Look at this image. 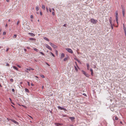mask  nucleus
Instances as JSON below:
<instances>
[{
    "label": "nucleus",
    "mask_w": 126,
    "mask_h": 126,
    "mask_svg": "<svg viewBox=\"0 0 126 126\" xmlns=\"http://www.w3.org/2000/svg\"><path fill=\"white\" fill-rule=\"evenodd\" d=\"M90 21L91 22L94 24H96L97 22V20H95L93 18L91 19Z\"/></svg>",
    "instance_id": "obj_1"
},
{
    "label": "nucleus",
    "mask_w": 126,
    "mask_h": 126,
    "mask_svg": "<svg viewBox=\"0 0 126 126\" xmlns=\"http://www.w3.org/2000/svg\"><path fill=\"white\" fill-rule=\"evenodd\" d=\"M66 50L68 51L69 53H73V51L72 50L69 48H66Z\"/></svg>",
    "instance_id": "obj_2"
},
{
    "label": "nucleus",
    "mask_w": 126,
    "mask_h": 126,
    "mask_svg": "<svg viewBox=\"0 0 126 126\" xmlns=\"http://www.w3.org/2000/svg\"><path fill=\"white\" fill-rule=\"evenodd\" d=\"M49 44L52 47H53L54 48H57V46L53 44L52 43H50Z\"/></svg>",
    "instance_id": "obj_3"
},
{
    "label": "nucleus",
    "mask_w": 126,
    "mask_h": 126,
    "mask_svg": "<svg viewBox=\"0 0 126 126\" xmlns=\"http://www.w3.org/2000/svg\"><path fill=\"white\" fill-rule=\"evenodd\" d=\"M58 108L59 109H60L61 110H65V111L67 110L66 109H65L64 108H63L60 106H58Z\"/></svg>",
    "instance_id": "obj_4"
},
{
    "label": "nucleus",
    "mask_w": 126,
    "mask_h": 126,
    "mask_svg": "<svg viewBox=\"0 0 126 126\" xmlns=\"http://www.w3.org/2000/svg\"><path fill=\"white\" fill-rule=\"evenodd\" d=\"M45 46L46 47H47V48L49 49L52 50V48H51L47 44H46L45 45Z\"/></svg>",
    "instance_id": "obj_5"
},
{
    "label": "nucleus",
    "mask_w": 126,
    "mask_h": 126,
    "mask_svg": "<svg viewBox=\"0 0 126 126\" xmlns=\"http://www.w3.org/2000/svg\"><path fill=\"white\" fill-rule=\"evenodd\" d=\"M122 12L123 14V15L124 16L125 15V10L124 8L123 7L122 8Z\"/></svg>",
    "instance_id": "obj_6"
},
{
    "label": "nucleus",
    "mask_w": 126,
    "mask_h": 126,
    "mask_svg": "<svg viewBox=\"0 0 126 126\" xmlns=\"http://www.w3.org/2000/svg\"><path fill=\"white\" fill-rule=\"evenodd\" d=\"M65 56V55L63 53H62L61 54V56L60 57L61 59H62Z\"/></svg>",
    "instance_id": "obj_7"
},
{
    "label": "nucleus",
    "mask_w": 126,
    "mask_h": 126,
    "mask_svg": "<svg viewBox=\"0 0 126 126\" xmlns=\"http://www.w3.org/2000/svg\"><path fill=\"white\" fill-rule=\"evenodd\" d=\"M109 20L110 24H112V18L111 17H110V18Z\"/></svg>",
    "instance_id": "obj_8"
},
{
    "label": "nucleus",
    "mask_w": 126,
    "mask_h": 126,
    "mask_svg": "<svg viewBox=\"0 0 126 126\" xmlns=\"http://www.w3.org/2000/svg\"><path fill=\"white\" fill-rule=\"evenodd\" d=\"M11 120H12V121L15 124H17V125L18 124V123L16 121H15L13 119Z\"/></svg>",
    "instance_id": "obj_9"
},
{
    "label": "nucleus",
    "mask_w": 126,
    "mask_h": 126,
    "mask_svg": "<svg viewBox=\"0 0 126 126\" xmlns=\"http://www.w3.org/2000/svg\"><path fill=\"white\" fill-rule=\"evenodd\" d=\"M26 69L30 71L31 70H34V69L33 68H32L31 67H29V68H27Z\"/></svg>",
    "instance_id": "obj_10"
},
{
    "label": "nucleus",
    "mask_w": 126,
    "mask_h": 126,
    "mask_svg": "<svg viewBox=\"0 0 126 126\" xmlns=\"http://www.w3.org/2000/svg\"><path fill=\"white\" fill-rule=\"evenodd\" d=\"M29 34H30L31 36H34L35 35L33 33H28Z\"/></svg>",
    "instance_id": "obj_11"
},
{
    "label": "nucleus",
    "mask_w": 126,
    "mask_h": 126,
    "mask_svg": "<svg viewBox=\"0 0 126 126\" xmlns=\"http://www.w3.org/2000/svg\"><path fill=\"white\" fill-rule=\"evenodd\" d=\"M69 118L71 119L72 121H73V120L75 119V118L73 117H69Z\"/></svg>",
    "instance_id": "obj_12"
},
{
    "label": "nucleus",
    "mask_w": 126,
    "mask_h": 126,
    "mask_svg": "<svg viewBox=\"0 0 126 126\" xmlns=\"http://www.w3.org/2000/svg\"><path fill=\"white\" fill-rule=\"evenodd\" d=\"M90 71L91 72V75L93 76V69L91 68L90 69Z\"/></svg>",
    "instance_id": "obj_13"
},
{
    "label": "nucleus",
    "mask_w": 126,
    "mask_h": 126,
    "mask_svg": "<svg viewBox=\"0 0 126 126\" xmlns=\"http://www.w3.org/2000/svg\"><path fill=\"white\" fill-rule=\"evenodd\" d=\"M87 69L89 70V69L90 65L88 63L87 64Z\"/></svg>",
    "instance_id": "obj_14"
},
{
    "label": "nucleus",
    "mask_w": 126,
    "mask_h": 126,
    "mask_svg": "<svg viewBox=\"0 0 126 126\" xmlns=\"http://www.w3.org/2000/svg\"><path fill=\"white\" fill-rule=\"evenodd\" d=\"M116 19L117 20V18H118L117 12H116Z\"/></svg>",
    "instance_id": "obj_15"
},
{
    "label": "nucleus",
    "mask_w": 126,
    "mask_h": 126,
    "mask_svg": "<svg viewBox=\"0 0 126 126\" xmlns=\"http://www.w3.org/2000/svg\"><path fill=\"white\" fill-rule=\"evenodd\" d=\"M13 68L14 69L16 70H18V68H17L15 66H13Z\"/></svg>",
    "instance_id": "obj_16"
},
{
    "label": "nucleus",
    "mask_w": 126,
    "mask_h": 126,
    "mask_svg": "<svg viewBox=\"0 0 126 126\" xmlns=\"http://www.w3.org/2000/svg\"><path fill=\"white\" fill-rule=\"evenodd\" d=\"M44 39L47 41H49V40L48 38L46 37H44Z\"/></svg>",
    "instance_id": "obj_17"
},
{
    "label": "nucleus",
    "mask_w": 126,
    "mask_h": 126,
    "mask_svg": "<svg viewBox=\"0 0 126 126\" xmlns=\"http://www.w3.org/2000/svg\"><path fill=\"white\" fill-rule=\"evenodd\" d=\"M29 40H35V38H29Z\"/></svg>",
    "instance_id": "obj_18"
},
{
    "label": "nucleus",
    "mask_w": 126,
    "mask_h": 126,
    "mask_svg": "<svg viewBox=\"0 0 126 126\" xmlns=\"http://www.w3.org/2000/svg\"><path fill=\"white\" fill-rule=\"evenodd\" d=\"M25 91L26 92H27V93H28L29 92V90H28V89L27 88H25Z\"/></svg>",
    "instance_id": "obj_19"
},
{
    "label": "nucleus",
    "mask_w": 126,
    "mask_h": 126,
    "mask_svg": "<svg viewBox=\"0 0 126 126\" xmlns=\"http://www.w3.org/2000/svg\"><path fill=\"white\" fill-rule=\"evenodd\" d=\"M55 124L56 125H59L60 126H62L63 125V124H61V123H55Z\"/></svg>",
    "instance_id": "obj_20"
},
{
    "label": "nucleus",
    "mask_w": 126,
    "mask_h": 126,
    "mask_svg": "<svg viewBox=\"0 0 126 126\" xmlns=\"http://www.w3.org/2000/svg\"><path fill=\"white\" fill-rule=\"evenodd\" d=\"M39 7L38 6H37L36 7V9L37 11H38L39 10Z\"/></svg>",
    "instance_id": "obj_21"
},
{
    "label": "nucleus",
    "mask_w": 126,
    "mask_h": 126,
    "mask_svg": "<svg viewBox=\"0 0 126 126\" xmlns=\"http://www.w3.org/2000/svg\"><path fill=\"white\" fill-rule=\"evenodd\" d=\"M42 8L43 9L45 10V6L44 5H43L42 6Z\"/></svg>",
    "instance_id": "obj_22"
},
{
    "label": "nucleus",
    "mask_w": 126,
    "mask_h": 126,
    "mask_svg": "<svg viewBox=\"0 0 126 126\" xmlns=\"http://www.w3.org/2000/svg\"><path fill=\"white\" fill-rule=\"evenodd\" d=\"M34 50L35 51H36L37 52H38V50L37 49H36V48H34Z\"/></svg>",
    "instance_id": "obj_23"
},
{
    "label": "nucleus",
    "mask_w": 126,
    "mask_h": 126,
    "mask_svg": "<svg viewBox=\"0 0 126 126\" xmlns=\"http://www.w3.org/2000/svg\"><path fill=\"white\" fill-rule=\"evenodd\" d=\"M82 71L84 75H85L86 74V73L84 71L82 70Z\"/></svg>",
    "instance_id": "obj_24"
},
{
    "label": "nucleus",
    "mask_w": 126,
    "mask_h": 126,
    "mask_svg": "<svg viewBox=\"0 0 126 126\" xmlns=\"http://www.w3.org/2000/svg\"><path fill=\"white\" fill-rule=\"evenodd\" d=\"M75 68L76 71H78V69L77 67L75 66Z\"/></svg>",
    "instance_id": "obj_25"
},
{
    "label": "nucleus",
    "mask_w": 126,
    "mask_h": 126,
    "mask_svg": "<svg viewBox=\"0 0 126 126\" xmlns=\"http://www.w3.org/2000/svg\"><path fill=\"white\" fill-rule=\"evenodd\" d=\"M17 36V35L16 34H14L13 36L14 38H16Z\"/></svg>",
    "instance_id": "obj_26"
},
{
    "label": "nucleus",
    "mask_w": 126,
    "mask_h": 126,
    "mask_svg": "<svg viewBox=\"0 0 126 126\" xmlns=\"http://www.w3.org/2000/svg\"><path fill=\"white\" fill-rule=\"evenodd\" d=\"M85 75L87 77H89V75L88 74H86Z\"/></svg>",
    "instance_id": "obj_27"
},
{
    "label": "nucleus",
    "mask_w": 126,
    "mask_h": 126,
    "mask_svg": "<svg viewBox=\"0 0 126 126\" xmlns=\"http://www.w3.org/2000/svg\"><path fill=\"white\" fill-rule=\"evenodd\" d=\"M118 117H117L116 116H115V120H118Z\"/></svg>",
    "instance_id": "obj_28"
},
{
    "label": "nucleus",
    "mask_w": 126,
    "mask_h": 126,
    "mask_svg": "<svg viewBox=\"0 0 126 126\" xmlns=\"http://www.w3.org/2000/svg\"><path fill=\"white\" fill-rule=\"evenodd\" d=\"M67 59V58H65L64 59V61H66Z\"/></svg>",
    "instance_id": "obj_29"
},
{
    "label": "nucleus",
    "mask_w": 126,
    "mask_h": 126,
    "mask_svg": "<svg viewBox=\"0 0 126 126\" xmlns=\"http://www.w3.org/2000/svg\"><path fill=\"white\" fill-rule=\"evenodd\" d=\"M41 77L42 78H45V76L43 75H41Z\"/></svg>",
    "instance_id": "obj_30"
},
{
    "label": "nucleus",
    "mask_w": 126,
    "mask_h": 126,
    "mask_svg": "<svg viewBox=\"0 0 126 126\" xmlns=\"http://www.w3.org/2000/svg\"><path fill=\"white\" fill-rule=\"evenodd\" d=\"M20 21H18L17 23V25H18L20 23Z\"/></svg>",
    "instance_id": "obj_31"
},
{
    "label": "nucleus",
    "mask_w": 126,
    "mask_h": 126,
    "mask_svg": "<svg viewBox=\"0 0 126 126\" xmlns=\"http://www.w3.org/2000/svg\"><path fill=\"white\" fill-rule=\"evenodd\" d=\"M10 81L11 82H13V79H10Z\"/></svg>",
    "instance_id": "obj_32"
},
{
    "label": "nucleus",
    "mask_w": 126,
    "mask_h": 126,
    "mask_svg": "<svg viewBox=\"0 0 126 126\" xmlns=\"http://www.w3.org/2000/svg\"><path fill=\"white\" fill-rule=\"evenodd\" d=\"M40 53L43 55H44V53L42 52H40Z\"/></svg>",
    "instance_id": "obj_33"
},
{
    "label": "nucleus",
    "mask_w": 126,
    "mask_h": 126,
    "mask_svg": "<svg viewBox=\"0 0 126 126\" xmlns=\"http://www.w3.org/2000/svg\"><path fill=\"white\" fill-rule=\"evenodd\" d=\"M50 53L51 54V55L53 57H55V56L54 55V54L52 52H51Z\"/></svg>",
    "instance_id": "obj_34"
},
{
    "label": "nucleus",
    "mask_w": 126,
    "mask_h": 126,
    "mask_svg": "<svg viewBox=\"0 0 126 126\" xmlns=\"http://www.w3.org/2000/svg\"><path fill=\"white\" fill-rule=\"evenodd\" d=\"M40 15L41 16L42 15V13L41 11L40 12Z\"/></svg>",
    "instance_id": "obj_35"
},
{
    "label": "nucleus",
    "mask_w": 126,
    "mask_h": 126,
    "mask_svg": "<svg viewBox=\"0 0 126 126\" xmlns=\"http://www.w3.org/2000/svg\"><path fill=\"white\" fill-rule=\"evenodd\" d=\"M110 25H111V29H113V26H112V24H111Z\"/></svg>",
    "instance_id": "obj_36"
},
{
    "label": "nucleus",
    "mask_w": 126,
    "mask_h": 126,
    "mask_svg": "<svg viewBox=\"0 0 126 126\" xmlns=\"http://www.w3.org/2000/svg\"><path fill=\"white\" fill-rule=\"evenodd\" d=\"M82 94L84 96H87V95L85 93H83Z\"/></svg>",
    "instance_id": "obj_37"
},
{
    "label": "nucleus",
    "mask_w": 126,
    "mask_h": 126,
    "mask_svg": "<svg viewBox=\"0 0 126 126\" xmlns=\"http://www.w3.org/2000/svg\"><path fill=\"white\" fill-rule=\"evenodd\" d=\"M6 34V32H4L3 33V34L4 35H5Z\"/></svg>",
    "instance_id": "obj_38"
},
{
    "label": "nucleus",
    "mask_w": 126,
    "mask_h": 126,
    "mask_svg": "<svg viewBox=\"0 0 126 126\" xmlns=\"http://www.w3.org/2000/svg\"><path fill=\"white\" fill-rule=\"evenodd\" d=\"M17 66L19 68H20L21 67V66H20L19 65H17Z\"/></svg>",
    "instance_id": "obj_39"
},
{
    "label": "nucleus",
    "mask_w": 126,
    "mask_h": 126,
    "mask_svg": "<svg viewBox=\"0 0 126 126\" xmlns=\"http://www.w3.org/2000/svg\"><path fill=\"white\" fill-rule=\"evenodd\" d=\"M31 18H33V17L32 15H31L30 16Z\"/></svg>",
    "instance_id": "obj_40"
},
{
    "label": "nucleus",
    "mask_w": 126,
    "mask_h": 126,
    "mask_svg": "<svg viewBox=\"0 0 126 126\" xmlns=\"http://www.w3.org/2000/svg\"><path fill=\"white\" fill-rule=\"evenodd\" d=\"M118 18H117V20L116 19V21L117 23V24H118Z\"/></svg>",
    "instance_id": "obj_41"
},
{
    "label": "nucleus",
    "mask_w": 126,
    "mask_h": 126,
    "mask_svg": "<svg viewBox=\"0 0 126 126\" xmlns=\"http://www.w3.org/2000/svg\"><path fill=\"white\" fill-rule=\"evenodd\" d=\"M12 91L14 92H15V90L14 89H12Z\"/></svg>",
    "instance_id": "obj_42"
},
{
    "label": "nucleus",
    "mask_w": 126,
    "mask_h": 126,
    "mask_svg": "<svg viewBox=\"0 0 126 126\" xmlns=\"http://www.w3.org/2000/svg\"><path fill=\"white\" fill-rule=\"evenodd\" d=\"M6 65L7 66H9V64H8V63H7Z\"/></svg>",
    "instance_id": "obj_43"
},
{
    "label": "nucleus",
    "mask_w": 126,
    "mask_h": 126,
    "mask_svg": "<svg viewBox=\"0 0 126 126\" xmlns=\"http://www.w3.org/2000/svg\"><path fill=\"white\" fill-rule=\"evenodd\" d=\"M27 83H28V85H29V86H30V83L28 81L27 82Z\"/></svg>",
    "instance_id": "obj_44"
},
{
    "label": "nucleus",
    "mask_w": 126,
    "mask_h": 126,
    "mask_svg": "<svg viewBox=\"0 0 126 126\" xmlns=\"http://www.w3.org/2000/svg\"><path fill=\"white\" fill-rule=\"evenodd\" d=\"M52 14L53 15H55V13L54 12H52Z\"/></svg>",
    "instance_id": "obj_45"
},
{
    "label": "nucleus",
    "mask_w": 126,
    "mask_h": 126,
    "mask_svg": "<svg viewBox=\"0 0 126 126\" xmlns=\"http://www.w3.org/2000/svg\"><path fill=\"white\" fill-rule=\"evenodd\" d=\"M76 60L79 62V63H80V61H79V60H78V59H77Z\"/></svg>",
    "instance_id": "obj_46"
},
{
    "label": "nucleus",
    "mask_w": 126,
    "mask_h": 126,
    "mask_svg": "<svg viewBox=\"0 0 126 126\" xmlns=\"http://www.w3.org/2000/svg\"><path fill=\"white\" fill-rule=\"evenodd\" d=\"M9 49V48H8L6 50V51L7 52L8 51Z\"/></svg>",
    "instance_id": "obj_47"
},
{
    "label": "nucleus",
    "mask_w": 126,
    "mask_h": 126,
    "mask_svg": "<svg viewBox=\"0 0 126 126\" xmlns=\"http://www.w3.org/2000/svg\"><path fill=\"white\" fill-rule=\"evenodd\" d=\"M63 26L64 27H66V24H64L63 25Z\"/></svg>",
    "instance_id": "obj_48"
},
{
    "label": "nucleus",
    "mask_w": 126,
    "mask_h": 126,
    "mask_svg": "<svg viewBox=\"0 0 126 126\" xmlns=\"http://www.w3.org/2000/svg\"><path fill=\"white\" fill-rule=\"evenodd\" d=\"M123 28L125 27V24H123Z\"/></svg>",
    "instance_id": "obj_49"
},
{
    "label": "nucleus",
    "mask_w": 126,
    "mask_h": 126,
    "mask_svg": "<svg viewBox=\"0 0 126 126\" xmlns=\"http://www.w3.org/2000/svg\"><path fill=\"white\" fill-rule=\"evenodd\" d=\"M49 11L50 12H51L52 10L51 9H49Z\"/></svg>",
    "instance_id": "obj_50"
},
{
    "label": "nucleus",
    "mask_w": 126,
    "mask_h": 126,
    "mask_svg": "<svg viewBox=\"0 0 126 126\" xmlns=\"http://www.w3.org/2000/svg\"><path fill=\"white\" fill-rule=\"evenodd\" d=\"M31 85L32 86H34V84L32 83H31Z\"/></svg>",
    "instance_id": "obj_51"
},
{
    "label": "nucleus",
    "mask_w": 126,
    "mask_h": 126,
    "mask_svg": "<svg viewBox=\"0 0 126 126\" xmlns=\"http://www.w3.org/2000/svg\"><path fill=\"white\" fill-rule=\"evenodd\" d=\"M24 50L25 51V52H26V51H27V50L25 49H24Z\"/></svg>",
    "instance_id": "obj_52"
},
{
    "label": "nucleus",
    "mask_w": 126,
    "mask_h": 126,
    "mask_svg": "<svg viewBox=\"0 0 126 126\" xmlns=\"http://www.w3.org/2000/svg\"><path fill=\"white\" fill-rule=\"evenodd\" d=\"M29 117L31 118H32V119H33V118H32V117L31 116H29Z\"/></svg>",
    "instance_id": "obj_53"
},
{
    "label": "nucleus",
    "mask_w": 126,
    "mask_h": 126,
    "mask_svg": "<svg viewBox=\"0 0 126 126\" xmlns=\"http://www.w3.org/2000/svg\"><path fill=\"white\" fill-rule=\"evenodd\" d=\"M7 26H8L7 25V24H6V25H5V27H7Z\"/></svg>",
    "instance_id": "obj_54"
},
{
    "label": "nucleus",
    "mask_w": 126,
    "mask_h": 126,
    "mask_svg": "<svg viewBox=\"0 0 126 126\" xmlns=\"http://www.w3.org/2000/svg\"><path fill=\"white\" fill-rule=\"evenodd\" d=\"M6 1L7 2H9V0H6Z\"/></svg>",
    "instance_id": "obj_55"
},
{
    "label": "nucleus",
    "mask_w": 126,
    "mask_h": 126,
    "mask_svg": "<svg viewBox=\"0 0 126 126\" xmlns=\"http://www.w3.org/2000/svg\"><path fill=\"white\" fill-rule=\"evenodd\" d=\"M9 99L11 101H12L11 99V98H9Z\"/></svg>",
    "instance_id": "obj_56"
},
{
    "label": "nucleus",
    "mask_w": 126,
    "mask_h": 126,
    "mask_svg": "<svg viewBox=\"0 0 126 126\" xmlns=\"http://www.w3.org/2000/svg\"><path fill=\"white\" fill-rule=\"evenodd\" d=\"M52 10L53 11H54V8H52Z\"/></svg>",
    "instance_id": "obj_57"
},
{
    "label": "nucleus",
    "mask_w": 126,
    "mask_h": 126,
    "mask_svg": "<svg viewBox=\"0 0 126 126\" xmlns=\"http://www.w3.org/2000/svg\"><path fill=\"white\" fill-rule=\"evenodd\" d=\"M36 14H38L39 13L38 12H36Z\"/></svg>",
    "instance_id": "obj_58"
},
{
    "label": "nucleus",
    "mask_w": 126,
    "mask_h": 126,
    "mask_svg": "<svg viewBox=\"0 0 126 126\" xmlns=\"http://www.w3.org/2000/svg\"><path fill=\"white\" fill-rule=\"evenodd\" d=\"M44 88V86H42V88L43 89Z\"/></svg>",
    "instance_id": "obj_59"
},
{
    "label": "nucleus",
    "mask_w": 126,
    "mask_h": 126,
    "mask_svg": "<svg viewBox=\"0 0 126 126\" xmlns=\"http://www.w3.org/2000/svg\"><path fill=\"white\" fill-rule=\"evenodd\" d=\"M47 12H48V9L47 8Z\"/></svg>",
    "instance_id": "obj_60"
},
{
    "label": "nucleus",
    "mask_w": 126,
    "mask_h": 126,
    "mask_svg": "<svg viewBox=\"0 0 126 126\" xmlns=\"http://www.w3.org/2000/svg\"><path fill=\"white\" fill-rule=\"evenodd\" d=\"M10 19H9V20H8V21L9 22H10Z\"/></svg>",
    "instance_id": "obj_61"
},
{
    "label": "nucleus",
    "mask_w": 126,
    "mask_h": 126,
    "mask_svg": "<svg viewBox=\"0 0 126 126\" xmlns=\"http://www.w3.org/2000/svg\"><path fill=\"white\" fill-rule=\"evenodd\" d=\"M1 31V29H0V32Z\"/></svg>",
    "instance_id": "obj_62"
},
{
    "label": "nucleus",
    "mask_w": 126,
    "mask_h": 126,
    "mask_svg": "<svg viewBox=\"0 0 126 126\" xmlns=\"http://www.w3.org/2000/svg\"><path fill=\"white\" fill-rule=\"evenodd\" d=\"M27 48H28V49H29L30 48V47H27Z\"/></svg>",
    "instance_id": "obj_63"
},
{
    "label": "nucleus",
    "mask_w": 126,
    "mask_h": 126,
    "mask_svg": "<svg viewBox=\"0 0 126 126\" xmlns=\"http://www.w3.org/2000/svg\"><path fill=\"white\" fill-rule=\"evenodd\" d=\"M35 77L37 78H38V77L37 76H35Z\"/></svg>",
    "instance_id": "obj_64"
}]
</instances>
